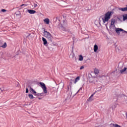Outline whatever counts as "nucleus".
<instances>
[{
  "mask_svg": "<svg viewBox=\"0 0 127 127\" xmlns=\"http://www.w3.org/2000/svg\"><path fill=\"white\" fill-rule=\"evenodd\" d=\"M39 100H41V98H39Z\"/></svg>",
  "mask_w": 127,
  "mask_h": 127,
  "instance_id": "35",
  "label": "nucleus"
},
{
  "mask_svg": "<svg viewBox=\"0 0 127 127\" xmlns=\"http://www.w3.org/2000/svg\"><path fill=\"white\" fill-rule=\"evenodd\" d=\"M123 66H124L123 64H119L118 65L119 69H122V68H123Z\"/></svg>",
  "mask_w": 127,
  "mask_h": 127,
  "instance_id": "21",
  "label": "nucleus"
},
{
  "mask_svg": "<svg viewBox=\"0 0 127 127\" xmlns=\"http://www.w3.org/2000/svg\"><path fill=\"white\" fill-rule=\"evenodd\" d=\"M111 126L113 127H122L121 126L118 125V124H112Z\"/></svg>",
  "mask_w": 127,
  "mask_h": 127,
  "instance_id": "15",
  "label": "nucleus"
},
{
  "mask_svg": "<svg viewBox=\"0 0 127 127\" xmlns=\"http://www.w3.org/2000/svg\"><path fill=\"white\" fill-rule=\"evenodd\" d=\"M42 41L44 45H46V44H47V40L44 37H42Z\"/></svg>",
  "mask_w": 127,
  "mask_h": 127,
  "instance_id": "11",
  "label": "nucleus"
},
{
  "mask_svg": "<svg viewBox=\"0 0 127 127\" xmlns=\"http://www.w3.org/2000/svg\"><path fill=\"white\" fill-rule=\"evenodd\" d=\"M94 95H95V93L92 94L91 96L87 99L88 102H92V101H94Z\"/></svg>",
  "mask_w": 127,
  "mask_h": 127,
  "instance_id": "6",
  "label": "nucleus"
},
{
  "mask_svg": "<svg viewBox=\"0 0 127 127\" xmlns=\"http://www.w3.org/2000/svg\"><path fill=\"white\" fill-rule=\"evenodd\" d=\"M28 97L30 99H34V97L33 96V95L31 94H29L28 95Z\"/></svg>",
  "mask_w": 127,
  "mask_h": 127,
  "instance_id": "19",
  "label": "nucleus"
},
{
  "mask_svg": "<svg viewBox=\"0 0 127 127\" xmlns=\"http://www.w3.org/2000/svg\"><path fill=\"white\" fill-rule=\"evenodd\" d=\"M94 73L95 74H99L100 73V70L98 69L95 68L94 69Z\"/></svg>",
  "mask_w": 127,
  "mask_h": 127,
  "instance_id": "14",
  "label": "nucleus"
},
{
  "mask_svg": "<svg viewBox=\"0 0 127 127\" xmlns=\"http://www.w3.org/2000/svg\"><path fill=\"white\" fill-rule=\"evenodd\" d=\"M115 31L117 33V34H119V35H120V31H123V33L125 32V30H124V29L120 28H116Z\"/></svg>",
  "mask_w": 127,
  "mask_h": 127,
  "instance_id": "5",
  "label": "nucleus"
},
{
  "mask_svg": "<svg viewBox=\"0 0 127 127\" xmlns=\"http://www.w3.org/2000/svg\"><path fill=\"white\" fill-rule=\"evenodd\" d=\"M44 36L47 38L49 41L52 42V40H53V37L51 35V34L49 33V32H47V31H44Z\"/></svg>",
  "mask_w": 127,
  "mask_h": 127,
  "instance_id": "2",
  "label": "nucleus"
},
{
  "mask_svg": "<svg viewBox=\"0 0 127 127\" xmlns=\"http://www.w3.org/2000/svg\"><path fill=\"white\" fill-rule=\"evenodd\" d=\"M29 91L30 93H31V94H32L33 95H34V96H35L36 97H41L43 96V93H38L36 92V91H35V90H34V89H33L32 87H30Z\"/></svg>",
  "mask_w": 127,
  "mask_h": 127,
  "instance_id": "3",
  "label": "nucleus"
},
{
  "mask_svg": "<svg viewBox=\"0 0 127 127\" xmlns=\"http://www.w3.org/2000/svg\"><path fill=\"white\" fill-rule=\"evenodd\" d=\"M83 69H84V66H81L80 68V70H83Z\"/></svg>",
  "mask_w": 127,
  "mask_h": 127,
  "instance_id": "26",
  "label": "nucleus"
},
{
  "mask_svg": "<svg viewBox=\"0 0 127 127\" xmlns=\"http://www.w3.org/2000/svg\"><path fill=\"white\" fill-rule=\"evenodd\" d=\"M67 89H68V90H69V86H67Z\"/></svg>",
  "mask_w": 127,
  "mask_h": 127,
  "instance_id": "34",
  "label": "nucleus"
},
{
  "mask_svg": "<svg viewBox=\"0 0 127 127\" xmlns=\"http://www.w3.org/2000/svg\"><path fill=\"white\" fill-rule=\"evenodd\" d=\"M0 92H3V90L1 89V90H0Z\"/></svg>",
  "mask_w": 127,
  "mask_h": 127,
  "instance_id": "32",
  "label": "nucleus"
},
{
  "mask_svg": "<svg viewBox=\"0 0 127 127\" xmlns=\"http://www.w3.org/2000/svg\"><path fill=\"white\" fill-rule=\"evenodd\" d=\"M79 80H80V77L78 76L77 77H76L75 78V79L74 80V79H71V81H74V84H76V83H77V82H78L79 81Z\"/></svg>",
  "mask_w": 127,
  "mask_h": 127,
  "instance_id": "12",
  "label": "nucleus"
},
{
  "mask_svg": "<svg viewBox=\"0 0 127 127\" xmlns=\"http://www.w3.org/2000/svg\"><path fill=\"white\" fill-rule=\"evenodd\" d=\"M83 56L82 55H79V61H83Z\"/></svg>",
  "mask_w": 127,
  "mask_h": 127,
  "instance_id": "17",
  "label": "nucleus"
},
{
  "mask_svg": "<svg viewBox=\"0 0 127 127\" xmlns=\"http://www.w3.org/2000/svg\"><path fill=\"white\" fill-rule=\"evenodd\" d=\"M89 77H92V78H95V76H94V73H90L88 74Z\"/></svg>",
  "mask_w": 127,
  "mask_h": 127,
  "instance_id": "20",
  "label": "nucleus"
},
{
  "mask_svg": "<svg viewBox=\"0 0 127 127\" xmlns=\"http://www.w3.org/2000/svg\"><path fill=\"white\" fill-rule=\"evenodd\" d=\"M98 45H95L94 46V49H93L94 52H96L98 50Z\"/></svg>",
  "mask_w": 127,
  "mask_h": 127,
  "instance_id": "13",
  "label": "nucleus"
},
{
  "mask_svg": "<svg viewBox=\"0 0 127 127\" xmlns=\"http://www.w3.org/2000/svg\"><path fill=\"white\" fill-rule=\"evenodd\" d=\"M24 5H25V4H22L21 5V6H24Z\"/></svg>",
  "mask_w": 127,
  "mask_h": 127,
  "instance_id": "30",
  "label": "nucleus"
},
{
  "mask_svg": "<svg viewBox=\"0 0 127 127\" xmlns=\"http://www.w3.org/2000/svg\"><path fill=\"white\" fill-rule=\"evenodd\" d=\"M69 85H70V88H71V86H72V82H69Z\"/></svg>",
  "mask_w": 127,
  "mask_h": 127,
  "instance_id": "29",
  "label": "nucleus"
},
{
  "mask_svg": "<svg viewBox=\"0 0 127 127\" xmlns=\"http://www.w3.org/2000/svg\"><path fill=\"white\" fill-rule=\"evenodd\" d=\"M116 22V19H112L111 20V25H114V24H115V23Z\"/></svg>",
  "mask_w": 127,
  "mask_h": 127,
  "instance_id": "16",
  "label": "nucleus"
},
{
  "mask_svg": "<svg viewBox=\"0 0 127 127\" xmlns=\"http://www.w3.org/2000/svg\"><path fill=\"white\" fill-rule=\"evenodd\" d=\"M44 21L45 23H46V24H49V23H50V20L48 18L45 19L44 20Z\"/></svg>",
  "mask_w": 127,
  "mask_h": 127,
  "instance_id": "10",
  "label": "nucleus"
},
{
  "mask_svg": "<svg viewBox=\"0 0 127 127\" xmlns=\"http://www.w3.org/2000/svg\"><path fill=\"white\" fill-rule=\"evenodd\" d=\"M123 19L124 20H126V19H127V15H125V16H124L123 17Z\"/></svg>",
  "mask_w": 127,
  "mask_h": 127,
  "instance_id": "23",
  "label": "nucleus"
},
{
  "mask_svg": "<svg viewBox=\"0 0 127 127\" xmlns=\"http://www.w3.org/2000/svg\"><path fill=\"white\" fill-rule=\"evenodd\" d=\"M1 11L2 12H6V10L5 9H2L1 10Z\"/></svg>",
  "mask_w": 127,
  "mask_h": 127,
  "instance_id": "24",
  "label": "nucleus"
},
{
  "mask_svg": "<svg viewBox=\"0 0 127 127\" xmlns=\"http://www.w3.org/2000/svg\"><path fill=\"white\" fill-rule=\"evenodd\" d=\"M80 91V89L78 90V92H79Z\"/></svg>",
  "mask_w": 127,
  "mask_h": 127,
  "instance_id": "36",
  "label": "nucleus"
},
{
  "mask_svg": "<svg viewBox=\"0 0 127 127\" xmlns=\"http://www.w3.org/2000/svg\"><path fill=\"white\" fill-rule=\"evenodd\" d=\"M17 86L19 87V83L18 82L17 83Z\"/></svg>",
  "mask_w": 127,
  "mask_h": 127,
  "instance_id": "31",
  "label": "nucleus"
},
{
  "mask_svg": "<svg viewBox=\"0 0 127 127\" xmlns=\"http://www.w3.org/2000/svg\"><path fill=\"white\" fill-rule=\"evenodd\" d=\"M60 86L62 87V88H63L64 87V83H63V82H61L60 83Z\"/></svg>",
  "mask_w": 127,
  "mask_h": 127,
  "instance_id": "22",
  "label": "nucleus"
},
{
  "mask_svg": "<svg viewBox=\"0 0 127 127\" xmlns=\"http://www.w3.org/2000/svg\"><path fill=\"white\" fill-rule=\"evenodd\" d=\"M66 24V22L65 21H63V25H65Z\"/></svg>",
  "mask_w": 127,
  "mask_h": 127,
  "instance_id": "28",
  "label": "nucleus"
},
{
  "mask_svg": "<svg viewBox=\"0 0 127 127\" xmlns=\"http://www.w3.org/2000/svg\"><path fill=\"white\" fill-rule=\"evenodd\" d=\"M127 67H125L124 68L120 69V73H121V74H125V73L126 72V71H127Z\"/></svg>",
  "mask_w": 127,
  "mask_h": 127,
  "instance_id": "8",
  "label": "nucleus"
},
{
  "mask_svg": "<svg viewBox=\"0 0 127 127\" xmlns=\"http://www.w3.org/2000/svg\"><path fill=\"white\" fill-rule=\"evenodd\" d=\"M124 32H125V33H127V32L126 31H124Z\"/></svg>",
  "mask_w": 127,
  "mask_h": 127,
  "instance_id": "33",
  "label": "nucleus"
},
{
  "mask_svg": "<svg viewBox=\"0 0 127 127\" xmlns=\"http://www.w3.org/2000/svg\"><path fill=\"white\" fill-rule=\"evenodd\" d=\"M118 9L121 11H127V7L124 8H118Z\"/></svg>",
  "mask_w": 127,
  "mask_h": 127,
  "instance_id": "9",
  "label": "nucleus"
},
{
  "mask_svg": "<svg viewBox=\"0 0 127 127\" xmlns=\"http://www.w3.org/2000/svg\"><path fill=\"white\" fill-rule=\"evenodd\" d=\"M111 16H112V11L107 12L104 16V17L102 18V20L103 23H106V22H108L109 19H111Z\"/></svg>",
  "mask_w": 127,
  "mask_h": 127,
  "instance_id": "1",
  "label": "nucleus"
},
{
  "mask_svg": "<svg viewBox=\"0 0 127 127\" xmlns=\"http://www.w3.org/2000/svg\"><path fill=\"white\" fill-rule=\"evenodd\" d=\"M28 92H29V91H28V88H26V93L27 94V93H28Z\"/></svg>",
  "mask_w": 127,
  "mask_h": 127,
  "instance_id": "27",
  "label": "nucleus"
},
{
  "mask_svg": "<svg viewBox=\"0 0 127 127\" xmlns=\"http://www.w3.org/2000/svg\"><path fill=\"white\" fill-rule=\"evenodd\" d=\"M27 11L30 14H34V13H36V11H35L34 10L29 9V10H27Z\"/></svg>",
  "mask_w": 127,
  "mask_h": 127,
  "instance_id": "7",
  "label": "nucleus"
},
{
  "mask_svg": "<svg viewBox=\"0 0 127 127\" xmlns=\"http://www.w3.org/2000/svg\"><path fill=\"white\" fill-rule=\"evenodd\" d=\"M37 6H38V5H37V4H34V7H37Z\"/></svg>",
  "mask_w": 127,
  "mask_h": 127,
  "instance_id": "25",
  "label": "nucleus"
},
{
  "mask_svg": "<svg viewBox=\"0 0 127 127\" xmlns=\"http://www.w3.org/2000/svg\"><path fill=\"white\" fill-rule=\"evenodd\" d=\"M40 84L41 86V88L43 89V91L44 92V94L47 93V88H46V86L45 85V84L43 82H40Z\"/></svg>",
  "mask_w": 127,
  "mask_h": 127,
  "instance_id": "4",
  "label": "nucleus"
},
{
  "mask_svg": "<svg viewBox=\"0 0 127 127\" xmlns=\"http://www.w3.org/2000/svg\"><path fill=\"white\" fill-rule=\"evenodd\" d=\"M7 46V45H6V43H4L3 44V45L2 46H1V47H2V48H6V47Z\"/></svg>",
  "mask_w": 127,
  "mask_h": 127,
  "instance_id": "18",
  "label": "nucleus"
}]
</instances>
